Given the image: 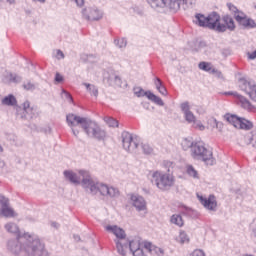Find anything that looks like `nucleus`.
<instances>
[{
	"label": "nucleus",
	"mask_w": 256,
	"mask_h": 256,
	"mask_svg": "<svg viewBox=\"0 0 256 256\" xmlns=\"http://www.w3.org/2000/svg\"><path fill=\"white\" fill-rule=\"evenodd\" d=\"M199 69H201L202 71H206L207 73H212L213 71V65L209 62H200L198 64Z\"/></svg>",
	"instance_id": "7c9ffc66"
},
{
	"label": "nucleus",
	"mask_w": 256,
	"mask_h": 256,
	"mask_svg": "<svg viewBox=\"0 0 256 256\" xmlns=\"http://www.w3.org/2000/svg\"><path fill=\"white\" fill-rule=\"evenodd\" d=\"M236 21L245 29H255L256 27L255 20L247 18V15L243 12L236 14Z\"/></svg>",
	"instance_id": "4468645a"
},
{
	"label": "nucleus",
	"mask_w": 256,
	"mask_h": 256,
	"mask_svg": "<svg viewBox=\"0 0 256 256\" xmlns=\"http://www.w3.org/2000/svg\"><path fill=\"white\" fill-rule=\"evenodd\" d=\"M74 239H75V241H81V236H79V235H74Z\"/></svg>",
	"instance_id": "052dcab7"
},
{
	"label": "nucleus",
	"mask_w": 256,
	"mask_h": 256,
	"mask_svg": "<svg viewBox=\"0 0 256 256\" xmlns=\"http://www.w3.org/2000/svg\"><path fill=\"white\" fill-rule=\"evenodd\" d=\"M152 9H164L167 7V0H147Z\"/></svg>",
	"instance_id": "393cba45"
},
{
	"label": "nucleus",
	"mask_w": 256,
	"mask_h": 256,
	"mask_svg": "<svg viewBox=\"0 0 256 256\" xmlns=\"http://www.w3.org/2000/svg\"><path fill=\"white\" fill-rule=\"evenodd\" d=\"M0 217L11 219L13 217H17V213L13 208H11V206H7L6 208H0Z\"/></svg>",
	"instance_id": "412c9836"
},
{
	"label": "nucleus",
	"mask_w": 256,
	"mask_h": 256,
	"mask_svg": "<svg viewBox=\"0 0 256 256\" xmlns=\"http://www.w3.org/2000/svg\"><path fill=\"white\" fill-rule=\"evenodd\" d=\"M5 167V162H3L2 160H0V168Z\"/></svg>",
	"instance_id": "680f3d73"
},
{
	"label": "nucleus",
	"mask_w": 256,
	"mask_h": 256,
	"mask_svg": "<svg viewBox=\"0 0 256 256\" xmlns=\"http://www.w3.org/2000/svg\"><path fill=\"white\" fill-rule=\"evenodd\" d=\"M189 241L190 239L189 235H187V232L181 230L179 234V243H181V245H184V243H189Z\"/></svg>",
	"instance_id": "473e14b6"
},
{
	"label": "nucleus",
	"mask_w": 256,
	"mask_h": 256,
	"mask_svg": "<svg viewBox=\"0 0 256 256\" xmlns=\"http://www.w3.org/2000/svg\"><path fill=\"white\" fill-rule=\"evenodd\" d=\"M245 145H252L256 149V131H252L244 136Z\"/></svg>",
	"instance_id": "5701e85b"
},
{
	"label": "nucleus",
	"mask_w": 256,
	"mask_h": 256,
	"mask_svg": "<svg viewBox=\"0 0 256 256\" xmlns=\"http://www.w3.org/2000/svg\"><path fill=\"white\" fill-rule=\"evenodd\" d=\"M185 211H191V208L184 207Z\"/></svg>",
	"instance_id": "69168bd1"
},
{
	"label": "nucleus",
	"mask_w": 256,
	"mask_h": 256,
	"mask_svg": "<svg viewBox=\"0 0 256 256\" xmlns=\"http://www.w3.org/2000/svg\"><path fill=\"white\" fill-rule=\"evenodd\" d=\"M156 253H160V255H164L165 251L161 248H156Z\"/></svg>",
	"instance_id": "bf43d9fd"
},
{
	"label": "nucleus",
	"mask_w": 256,
	"mask_h": 256,
	"mask_svg": "<svg viewBox=\"0 0 256 256\" xmlns=\"http://www.w3.org/2000/svg\"><path fill=\"white\" fill-rule=\"evenodd\" d=\"M154 84H155V87H156L157 91H159L162 87H164L163 82L161 81V79L157 78V77L154 80Z\"/></svg>",
	"instance_id": "a18cd8bd"
},
{
	"label": "nucleus",
	"mask_w": 256,
	"mask_h": 256,
	"mask_svg": "<svg viewBox=\"0 0 256 256\" xmlns=\"http://www.w3.org/2000/svg\"><path fill=\"white\" fill-rule=\"evenodd\" d=\"M105 229L108 233L115 235L116 239L114 240V243H116L117 253L121 256H127V245L129 244V239H127L125 230L117 225H108Z\"/></svg>",
	"instance_id": "0eeeda50"
},
{
	"label": "nucleus",
	"mask_w": 256,
	"mask_h": 256,
	"mask_svg": "<svg viewBox=\"0 0 256 256\" xmlns=\"http://www.w3.org/2000/svg\"><path fill=\"white\" fill-rule=\"evenodd\" d=\"M128 249L130 250L131 253H134V251L141 249V242L139 240H128L127 250Z\"/></svg>",
	"instance_id": "c85d7f7f"
},
{
	"label": "nucleus",
	"mask_w": 256,
	"mask_h": 256,
	"mask_svg": "<svg viewBox=\"0 0 256 256\" xmlns=\"http://www.w3.org/2000/svg\"><path fill=\"white\" fill-rule=\"evenodd\" d=\"M87 119V117L77 116V114L73 113H69L66 115L67 125L71 128L74 137H79V130L75 127L81 126V128L83 129V126L87 122Z\"/></svg>",
	"instance_id": "9d476101"
},
{
	"label": "nucleus",
	"mask_w": 256,
	"mask_h": 256,
	"mask_svg": "<svg viewBox=\"0 0 256 256\" xmlns=\"http://www.w3.org/2000/svg\"><path fill=\"white\" fill-rule=\"evenodd\" d=\"M221 16L217 12H212L207 16V29H213L218 33H225L227 29L229 31H235V20L229 15H225L222 18L224 24H221Z\"/></svg>",
	"instance_id": "20e7f679"
},
{
	"label": "nucleus",
	"mask_w": 256,
	"mask_h": 256,
	"mask_svg": "<svg viewBox=\"0 0 256 256\" xmlns=\"http://www.w3.org/2000/svg\"><path fill=\"white\" fill-rule=\"evenodd\" d=\"M182 4V9L187 10L193 7V0H178Z\"/></svg>",
	"instance_id": "4c0bfd02"
},
{
	"label": "nucleus",
	"mask_w": 256,
	"mask_h": 256,
	"mask_svg": "<svg viewBox=\"0 0 256 256\" xmlns=\"http://www.w3.org/2000/svg\"><path fill=\"white\" fill-rule=\"evenodd\" d=\"M186 172L189 177H192L193 179H199V172L195 169V167H193V165H187Z\"/></svg>",
	"instance_id": "c756f323"
},
{
	"label": "nucleus",
	"mask_w": 256,
	"mask_h": 256,
	"mask_svg": "<svg viewBox=\"0 0 256 256\" xmlns=\"http://www.w3.org/2000/svg\"><path fill=\"white\" fill-rule=\"evenodd\" d=\"M9 206H11L9 203V198L5 197L4 195H0V209H5Z\"/></svg>",
	"instance_id": "72a5a7b5"
},
{
	"label": "nucleus",
	"mask_w": 256,
	"mask_h": 256,
	"mask_svg": "<svg viewBox=\"0 0 256 256\" xmlns=\"http://www.w3.org/2000/svg\"><path fill=\"white\" fill-rule=\"evenodd\" d=\"M211 74L215 75L218 79H223V73L215 68L212 70Z\"/></svg>",
	"instance_id": "49530a36"
},
{
	"label": "nucleus",
	"mask_w": 256,
	"mask_h": 256,
	"mask_svg": "<svg viewBox=\"0 0 256 256\" xmlns=\"http://www.w3.org/2000/svg\"><path fill=\"white\" fill-rule=\"evenodd\" d=\"M227 7H228L229 11L234 13V19H236V15H239V13H243V12L239 11V9H237V6L233 5L232 3H227Z\"/></svg>",
	"instance_id": "58836bf2"
},
{
	"label": "nucleus",
	"mask_w": 256,
	"mask_h": 256,
	"mask_svg": "<svg viewBox=\"0 0 256 256\" xmlns=\"http://www.w3.org/2000/svg\"><path fill=\"white\" fill-rule=\"evenodd\" d=\"M55 81L56 83H61L63 81V76L59 73H56Z\"/></svg>",
	"instance_id": "5fc2aeb1"
},
{
	"label": "nucleus",
	"mask_w": 256,
	"mask_h": 256,
	"mask_svg": "<svg viewBox=\"0 0 256 256\" xmlns=\"http://www.w3.org/2000/svg\"><path fill=\"white\" fill-rule=\"evenodd\" d=\"M114 43L117 47H119V49L127 47V40H125V38L115 40Z\"/></svg>",
	"instance_id": "ea45409f"
},
{
	"label": "nucleus",
	"mask_w": 256,
	"mask_h": 256,
	"mask_svg": "<svg viewBox=\"0 0 256 256\" xmlns=\"http://www.w3.org/2000/svg\"><path fill=\"white\" fill-rule=\"evenodd\" d=\"M160 95H163L164 97H167V88L165 86H162L160 90H158Z\"/></svg>",
	"instance_id": "3c124183"
},
{
	"label": "nucleus",
	"mask_w": 256,
	"mask_h": 256,
	"mask_svg": "<svg viewBox=\"0 0 256 256\" xmlns=\"http://www.w3.org/2000/svg\"><path fill=\"white\" fill-rule=\"evenodd\" d=\"M182 149L184 151H189V149H193L195 147V142L191 138H184L181 142Z\"/></svg>",
	"instance_id": "cd10ccee"
},
{
	"label": "nucleus",
	"mask_w": 256,
	"mask_h": 256,
	"mask_svg": "<svg viewBox=\"0 0 256 256\" xmlns=\"http://www.w3.org/2000/svg\"><path fill=\"white\" fill-rule=\"evenodd\" d=\"M180 109L184 114V118L187 121V123H195L197 118H195V115L193 112H191V107L189 106V102H184L180 105Z\"/></svg>",
	"instance_id": "6ab92c4d"
},
{
	"label": "nucleus",
	"mask_w": 256,
	"mask_h": 256,
	"mask_svg": "<svg viewBox=\"0 0 256 256\" xmlns=\"http://www.w3.org/2000/svg\"><path fill=\"white\" fill-rule=\"evenodd\" d=\"M63 93H64V97H65L66 99H68V101H69L70 103H73V96H71V94H70L69 92L65 91V90H63Z\"/></svg>",
	"instance_id": "09e8293b"
},
{
	"label": "nucleus",
	"mask_w": 256,
	"mask_h": 256,
	"mask_svg": "<svg viewBox=\"0 0 256 256\" xmlns=\"http://www.w3.org/2000/svg\"><path fill=\"white\" fill-rule=\"evenodd\" d=\"M132 205L135 207L136 211H147V201L143 196L132 194L130 197Z\"/></svg>",
	"instance_id": "dca6fc26"
},
{
	"label": "nucleus",
	"mask_w": 256,
	"mask_h": 256,
	"mask_svg": "<svg viewBox=\"0 0 256 256\" xmlns=\"http://www.w3.org/2000/svg\"><path fill=\"white\" fill-rule=\"evenodd\" d=\"M135 95L136 97H147V92H144V90L142 88H138V89H135Z\"/></svg>",
	"instance_id": "c03bdc74"
},
{
	"label": "nucleus",
	"mask_w": 256,
	"mask_h": 256,
	"mask_svg": "<svg viewBox=\"0 0 256 256\" xmlns=\"http://www.w3.org/2000/svg\"><path fill=\"white\" fill-rule=\"evenodd\" d=\"M83 85L86 87V90L90 93L91 97H99V88H97V86L89 83H83Z\"/></svg>",
	"instance_id": "a878e982"
},
{
	"label": "nucleus",
	"mask_w": 256,
	"mask_h": 256,
	"mask_svg": "<svg viewBox=\"0 0 256 256\" xmlns=\"http://www.w3.org/2000/svg\"><path fill=\"white\" fill-rule=\"evenodd\" d=\"M23 236H19L18 237V241L17 240H10L8 242V249L14 253V255H19V253H21V251L23 249H25V243H27V239H21ZM20 243H24L23 247L21 246Z\"/></svg>",
	"instance_id": "2eb2a0df"
},
{
	"label": "nucleus",
	"mask_w": 256,
	"mask_h": 256,
	"mask_svg": "<svg viewBox=\"0 0 256 256\" xmlns=\"http://www.w3.org/2000/svg\"><path fill=\"white\" fill-rule=\"evenodd\" d=\"M193 123L194 129H199V131H205V126L201 123V121L195 120Z\"/></svg>",
	"instance_id": "79ce46f5"
},
{
	"label": "nucleus",
	"mask_w": 256,
	"mask_h": 256,
	"mask_svg": "<svg viewBox=\"0 0 256 256\" xmlns=\"http://www.w3.org/2000/svg\"><path fill=\"white\" fill-rule=\"evenodd\" d=\"M20 239H26L24 244L26 256H49V252L45 250V245L41 243V240L35 234L25 233Z\"/></svg>",
	"instance_id": "39448f33"
},
{
	"label": "nucleus",
	"mask_w": 256,
	"mask_h": 256,
	"mask_svg": "<svg viewBox=\"0 0 256 256\" xmlns=\"http://www.w3.org/2000/svg\"><path fill=\"white\" fill-rule=\"evenodd\" d=\"M0 151L3 152V147L0 146Z\"/></svg>",
	"instance_id": "774afa93"
},
{
	"label": "nucleus",
	"mask_w": 256,
	"mask_h": 256,
	"mask_svg": "<svg viewBox=\"0 0 256 256\" xmlns=\"http://www.w3.org/2000/svg\"><path fill=\"white\" fill-rule=\"evenodd\" d=\"M64 176L73 185H82V187L86 189V191H89V193H92V195H97V193L100 192L102 197H109L110 199H117V197L121 195L118 188L103 183H95L89 171L80 170L78 173H75L66 170L64 171Z\"/></svg>",
	"instance_id": "f257e3e1"
},
{
	"label": "nucleus",
	"mask_w": 256,
	"mask_h": 256,
	"mask_svg": "<svg viewBox=\"0 0 256 256\" xmlns=\"http://www.w3.org/2000/svg\"><path fill=\"white\" fill-rule=\"evenodd\" d=\"M22 87H23V89H25V91H35V89H36L35 84L31 81L24 82Z\"/></svg>",
	"instance_id": "c9c22d12"
},
{
	"label": "nucleus",
	"mask_w": 256,
	"mask_h": 256,
	"mask_svg": "<svg viewBox=\"0 0 256 256\" xmlns=\"http://www.w3.org/2000/svg\"><path fill=\"white\" fill-rule=\"evenodd\" d=\"M9 3V5H14L15 0H0V7L3 5V2Z\"/></svg>",
	"instance_id": "4d7b16f0"
},
{
	"label": "nucleus",
	"mask_w": 256,
	"mask_h": 256,
	"mask_svg": "<svg viewBox=\"0 0 256 256\" xmlns=\"http://www.w3.org/2000/svg\"><path fill=\"white\" fill-rule=\"evenodd\" d=\"M1 104L6 105L7 107H14L16 115L17 117H20V119H33V115H35L37 111L35 106H31L29 100H26L22 106L17 105V98H15L13 94L5 96L1 100Z\"/></svg>",
	"instance_id": "7ed1b4c3"
},
{
	"label": "nucleus",
	"mask_w": 256,
	"mask_h": 256,
	"mask_svg": "<svg viewBox=\"0 0 256 256\" xmlns=\"http://www.w3.org/2000/svg\"><path fill=\"white\" fill-rule=\"evenodd\" d=\"M191 157L196 161H203L205 165L213 166L217 163L215 157H213V151L205 147L203 142H195L191 149Z\"/></svg>",
	"instance_id": "423d86ee"
},
{
	"label": "nucleus",
	"mask_w": 256,
	"mask_h": 256,
	"mask_svg": "<svg viewBox=\"0 0 256 256\" xmlns=\"http://www.w3.org/2000/svg\"><path fill=\"white\" fill-rule=\"evenodd\" d=\"M224 118L236 129H243L244 131H250V129H253V122L245 118L238 117L234 114H226Z\"/></svg>",
	"instance_id": "1a4fd4ad"
},
{
	"label": "nucleus",
	"mask_w": 256,
	"mask_h": 256,
	"mask_svg": "<svg viewBox=\"0 0 256 256\" xmlns=\"http://www.w3.org/2000/svg\"><path fill=\"white\" fill-rule=\"evenodd\" d=\"M122 145L123 149L128 153H136L137 148L139 147V142L137 141V137H133V134L124 131L122 132Z\"/></svg>",
	"instance_id": "9b49d317"
},
{
	"label": "nucleus",
	"mask_w": 256,
	"mask_h": 256,
	"mask_svg": "<svg viewBox=\"0 0 256 256\" xmlns=\"http://www.w3.org/2000/svg\"><path fill=\"white\" fill-rule=\"evenodd\" d=\"M82 14L87 21H99L103 17V14L95 8H85L82 10Z\"/></svg>",
	"instance_id": "f3484780"
},
{
	"label": "nucleus",
	"mask_w": 256,
	"mask_h": 256,
	"mask_svg": "<svg viewBox=\"0 0 256 256\" xmlns=\"http://www.w3.org/2000/svg\"><path fill=\"white\" fill-rule=\"evenodd\" d=\"M145 249H147L149 251V253H151V251H153V244H151V242H146L144 244Z\"/></svg>",
	"instance_id": "603ef678"
},
{
	"label": "nucleus",
	"mask_w": 256,
	"mask_h": 256,
	"mask_svg": "<svg viewBox=\"0 0 256 256\" xmlns=\"http://www.w3.org/2000/svg\"><path fill=\"white\" fill-rule=\"evenodd\" d=\"M189 256H206L205 251L201 249H195L192 253L189 254Z\"/></svg>",
	"instance_id": "37998d69"
},
{
	"label": "nucleus",
	"mask_w": 256,
	"mask_h": 256,
	"mask_svg": "<svg viewBox=\"0 0 256 256\" xmlns=\"http://www.w3.org/2000/svg\"><path fill=\"white\" fill-rule=\"evenodd\" d=\"M166 7L171 11H179L183 4L179 0H166Z\"/></svg>",
	"instance_id": "b1692460"
},
{
	"label": "nucleus",
	"mask_w": 256,
	"mask_h": 256,
	"mask_svg": "<svg viewBox=\"0 0 256 256\" xmlns=\"http://www.w3.org/2000/svg\"><path fill=\"white\" fill-rule=\"evenodd\" d=\"M225 95H233V97H236L240 103V107L242 109H245V111H248V113H256V106L249 101L245 96L240 95L237 92H225Z\"/></svg>",
	"instance_id": "ddd939ff"
},
{
	"label": "nucleus",
	"mask_w": 256,
	"mask_h": 256,
	"mask_svg": "<svg viewBox=\"0 0 256 256\" xmlns=\"http://www.w3.org/2000/svg\"><path fill=\"white\" fill-rule=\"evenodd\" d=\"M104 121H105V123H107V125L109 127H119V122L117 120H115L114 118L105 117Z\"/></svg>",
	"instance_id": "f704fd0d"
},
{
	"label": "nucleus",
	"mask_w": 256,
	"mask_h": 256,
	"mask_svg": "<svg viewBox=\"0 0 256 256\" xmlns=\"http://www.w3.org/2000/svg\"><path fill=\"white\" fill-rule=\"evenodd\" d=\"M238 86L241 91H244V93L249 95L250 99L256 103V84L254 81L240 78L238 80Z\"/></svg>",
	"instance_id": "f8f14e48"
},
{
	"label": "nucleus",
	"mask_w": 256,
	"mask_h": 256,
	"mask_svg": "<svg viewBox=\"0 0 256 256\" xmlns=\"http://www.w3.org/2000/svg\"><path fill=\"white\" fill-rule=\"evenodd\" d=\"M198 199L208 211H217V200H215L214 195H210L208 198H204L203 196H198Z\"/></svg>",
	"instance_id": "a211bd4d"
},
{
	"label": "nucleus",
	"mask_w": 256,
	"mask_h": 256,
	"mask_svg": "<svg viewBox=\"0 0 256 256\" xmlns=\"http://www.w3.org/2000/svg\"><path fill=\"white\" fill-rule=\"evenodd\" d=\"M5 229L8 231V233H19V226L13 222H9L5 224Z\"/></svg>",
	"instance_id": "2f4dec72"
},
{
	"label": "nucleus",
	"mask_w": 256,
	"mask_h": 256,
	"mask_svg": "<svg viewBox=\"0 0 256 256\" xmlns=\"http://www.w3.org/2000/svg\"><path fill=\"white\" fill-rule=\"evenodd\" d=\"M194 23L196 25H198V27H206L207 28V16L201 14V13H198L195 15V18H194Z\"/></svg>",
	"instance_id": "4be33fe9"
},
{
	"label": "nucleus",
	"mask_w": 256,
	"mask_h": 256,
	"mask_svg": "<svg viewBox=\"0 0 256 256\" xmlns=\"http://www.w3.org/2000/svg\"><path fill=\"white\" fill-rule=\"evenodd\" d=\"M74 1L78 7H83V5H85V0H74Z\"/></svg>",
	"instance_id": "6e6d98bb"
},
{
	"label": "nucleus",
	"mask_w": 256,
	"mask_h": 256,
	"mask_svg": "<svg viewBox=\"0 0 256 256\" xmlns=\"http://www.w3.org/2000/svg\"><path fill=\"white\" fill-rule=\"evenodd\" d=\"M56 57L57 59H65V54H63V51L57 50Z\"/></svg>",
	"instance_id": "864d4df0"
},
{
	"label": "nucleus",
	"mask_w": 256,
	"mask_h": 256,
	"mask_svg": "<svg viewBox=\"0 0 256 256\" xmlns=\"http://www.w3.org/2000/svg\"><path fill=\"white\" fill-rule=\"evenodd\" d=\"M132 255H133V256H146V255H145V252H143V249H142V248H140V249H138V250L132 252Z\"/></svg>",
	"instance_id": "de8ad7c7"
},
{
	"label": "nucleus",
	"mask_w": 256,
	"mask_h": 256,
	"mask_svg": "<svg viewBox=\"0 0 256 256\" xmlns=\"http://www.w3.org/2000/svg\"><path fill=\"white\" fill-rule=\"evenodd\" d=\"M82 129L86 133L87 137H89L90 139H97V141H103V139L107 137V133L105 132V130L101 129L99 124L89 118L82 126Z\"/></svg>",
	"instance_id": "6e6552de"
},
{
	"label": "nucleus",
	"mask_w": 256,
	"mask_h": 256,
	"mask_svg": "<svg viewBox=\"0 0 256 256\" xmlns=\"http://www.w3.org/2000/svg\"><path fill=\"white\" fill-rule=\"evenodd\" d=\"M247 57L250 61H253L256 59V50L254 52H248Z\"/></svg>",
	"instance_id": "8fccbe9b"
},
{
	"label": "nucleus",
	"mask_w": 256,
	"mask_h": 256,
	"mask_svg": "<svg viewBox=\"0 0 256 256\" xmlns=\"http://www.w3.org/2000/svg\"><path fill=\"white\" fill-rule=\"evenodd\" d=\"M164 165L168 167L167 172L154 171L151 175V183L160 191H169L175 185V176L171 173L173 162H165Z\"/></svg>",
	"instance_id": "f03ea898"
},
{
	"label": "nucleus",
	"mask_w": 256,
	"mask_h": 256,
	"mask_svg": "<svg viewBox=\"0 0 256 256\" xmlns=\"http://www.w3.org/2000/svg\"><path fill=\"white\" fill-rule=\"evenodd\" d=\"M9 81L11 83H21L23 81V77H21L17 74H10L9 75Z\"/></svg>",
	"instance_id": "e433bc0d"
},
{
	"label": "nucleus",
	"mask_w": 256,
	"mask_h": 256,
	"mask_svg": "<svg viewBox=\"0 0 256 256\" xmlns=\"http://www.w3.org/2000/svg\"><path fill=\"white\" fill-rule=\"evenodd\" d=\"M114 79H115L116 85H120L121 84V78L119 76H115Z\"/></svg>",
	"instance_id": "13d9d810"
},
{
	"label": "nucleus",
	"mask_w": 256,
	"mask_h": 256,
	"mask_svg": "<svg viewBox=\"0 0 256 256\" xmlns=\"http://www.w3.org/2000/svg\"><path fill=\"white\" fill-rule=\"evenodd\" d=\"M52 226H53V227H57V223L53 222V223H52Z\"/></svg>",
	"instance_id": "338daca9"
},
{
	"label": "nucleus",
	"mask_w": 256,
	"mask_h": 256,
	"mask_svg": "<svg viewBox=\"0 0 256 256\" xmlns=\"http://www.w3.org/2000/svg\"><path fill=\"white\" fill-rule=\"evenodd\" d=\"M34 1H38L39 3H45V0H34Z\"/></svg>",
	"instance_id": "e2e57ef3"
},
{
	"label": "nucleus",
	"mask_w": 256,
	"mask_h": 256,
	"mask_svg": "<svg viewBox=\"0 0 256 256\" xmlns=\"http://www.w3.org/2000/svg\"><path fill=\"white\" fill-rule=\"evenodd\" d=\"M142 151L145 155H151L153 153V148L149 144H142Z\"/></svg>",
	"instance_id": "a19ab883"
},
{
	"label": "nucleus",
	"mask_w": 256,
	"mask_h": 256,
	"mask_svg": "<svg viewBox=\"0 0 256 256\" xmlns=\"http://www.w3.org/2000/svg\"><path fill=\"white\" fill-rule=\"evenodd\" d=\"M242 256H255L253 254H243Z\"/></svg>",
	"instance_id": "0e129e2a"
},
{
	"label": "nucleus",
	"mask_w": 256,
	"mask_h": 256,
	"mask_svg": "<svg viewBox=\"0 0 256 256\" xmlns=\"http://www.w3.org/2000/svg\"><path fill=\"white\" fill-rule=\"evenodd\" d=\"M170 223H172V225H176L177 227H183V225H185L183 217L179 214L172 215L170 218Z\"/></svg>",
	"instance_id": "bb28decb"
},
{
	"label": "nucleus",
	"mask_w": 256,
	"mask_h": 256,
	"mask_svg": "<svg viewBox=\"0 0 256 256\" xmlns=\"http://www.w3.org/2000/svg\"><path fill=\"white\" fill-rule=\"evenodd\" d=\"M145 95L149 101H152V103H155L156 105H159V107H163L165 105V102H163V99L161 97L153 94L151 91H146Z\"/></svg>",
	"instance_id": "aec40b11"
}]
</instances>
